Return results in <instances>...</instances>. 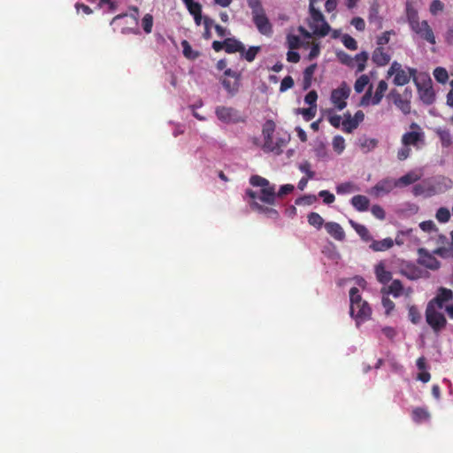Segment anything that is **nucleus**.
I'll list each match as a JSON object with an SVG mask.
<instances>
[{
  "label": "nucleus",
  "mask_w": 453,
  "mask_h": 453,
  "mask_svg": "<svg viewBox=\"0 0 453 453\" xmlns=\"http://www.w3.org/2000/svg\"><path fill=\"white\" fill-rule=\"evenodd\" d=\"M250 183L253 187H260L259 192L252 189H247L245 194L252 199L250 203V208L272 219H278L280 217L279 211L273 206L277 203L276 187L274 184L260 176L252 175L250 178Z\"/></svg>",
  "instance_id": "1"
},
{
  "label": "nucleus",
  "mask_w": 453,
  "mask_h": 453,
  "mask_svg": "<svg viewBox=\"0 0 453 453\" xmlns=\"http://www.w3.org/2000/svg\"><path fill=\"white\" fill-rule=\"evenodd\" d=\"M350 308L349 313L358 325L371 318L372 309L366 301L362 299L359 289L353 287L349 290Z\"/></svg>",
  "instance_id": "2"
},
{
  "label": "nucleus",
  "mask_w": 453,
  "mask_h": 453,
  "mask_svg": "<svg viewBox=\"0 0 453 453\" xmlns=\"http://www.w3.org/2000/svg\"><path fill=\"white\" fill-rule=\"evenodd\" d=\"M314 1L315 0H310V19L308 21V25L315 35L324 37L328 35L331 27L329 24L326 21L322 12L315 8Z\"/></svg>",
  "instance_id": "3"
},
{
  "label": "nucleus",
  "mask_w": 453,
  "mask_h": 453,
  "mask_svg": "<svg viewBox=\"0 0 453 453\" xmlns=\"http://www.w3.org/2000/svg\"><path fill=\"white\" fill-rule=\"evenodd\" d=\"M426 321L436 334H439L447 325L445 316L432 305H426Z\"/></svg>",
  "instance_id": "4"
},
{
  "label": "nucleus",
  "mask_w": 453,
  "mask_h": 453,
  "mask_svg": "<svg viewBox=\"0 0 453 453\" xmlns=\"http://www.w3.org/2000/svg\"><path fill=\"white\" fill-rule=\"evenodd\" d=\"M388 97L393 101L394 104L404 114L407 115L411 112V90L405 88L403 94H400L396 89H392Z\"/></svg>",
  "instance_id": "5"
},
{
  "label": "nucleus",
  "mask_w": 453,
  "mask_h": 453,
  "mask_svg": "<svg viewBox=\"0 0 453 453\" xmlns=\"http://www.w3.org/2000/svg\"><path fill=\"white\" fill-rule=\"evenodd\" d=\"M217 118L226 124H237L245 122V118L242 117L239 111L233 107L218 106L215 110Z\"/></svg>",
  "instance_id": "6"
},
{
  "label": "nucleus",
  "mask_w": 453,
  "mask_h": 453,
  "mask_svg": "<svg viewBox=\"0 0 453 453\" xmlns=\"http://www.w3.org/2000/svg\"><path fill=\"white\" fill-rule=\"evenodd\" d=\"M224 76L221 81L224 88L228 94L234 96L241 86V73L228 68L225 70Z\"/></svg>",
  "instance_id": "7"
},
{
  "label": "nucleus",
  "mask_w": 453,
  "mask_h": 453,
  "mask_svg": "<svg viewBox=\"0 0 453 453\" xmlns=\"http://www.w3.org/2000/svg\"><path fill=\"white\" fill-rule=\"evenodd\" d=\"M349 94L350 88L343 81L337 88L333 89L330 98L331 102L337 110L342 111L347 105L346 100L349 98Z\"/></svg>",
  "instance_id": "8"
},
{
  "label": "nucleus",
  "mask_w": 453,
  "mask_h": 453,
  "mask_svg": "<svg viewBox=\"0 0 453 453\" xmlns=\"http://www.w3.org/2000/svg\"><path fill=\"white\" fill-rule=\"evenodd\" d=\"M387 89L388 83L383 80L380 81L373 96L372 97V88H370L362 97L361 104L364 106L368 105L370 100L372 105L379 104L381 102Z\"/></svg>",
  "instance_id": "9"
},
{
  "label": "nucleus",
  "mask_w": 453,
  "mask_h": 453,
  "mask_svg": "<svg viewBox=\"0 0 453 453\" xmlns=\"http://www.w3.org/2000/svg\"><path fill=\"white\" fill-rule=\"evenodd\" d=\"M411 30L417 34L422 40L434 45L436 43L435 36L432 27L426 20H422L411 27Z\"/></svg>",
  "instance_id": "10"
},
{
  "label": "nucleus",
  "mask_w": 453,
  "mask_h": 453,
  "mask_svg": "<svg viewBox=\"0 0 453 453\" xmlns=\"http://www.w3.org/2000/svg\"><path fill=\"white\" fill-rule=\"evenodd\" d=\"M252 20L260 34L266 36L272 35L273 26L267 18L265 10L258 12H255L252 14Z\"/></svg>",
  "instance_id": "11"
},
{
  "label": "nucleus",
  "mask_w": 453,
  "mask_h": 453,
  "mask_svg": "<svg viewBox=\"0 0 453 453\" xmlns=\"http://www.w3.org/2000/svg\"><path fill=\"white\" fill-rule=\"evenodd\" d=\"M453 300V291L449 288L440 287L437 289L435 296L431 299L427 305H432L433 308L441 310L446 303Z\"/></svg>",
  "instance_id": "12"
},
{
  "label": "nucleus",
  "mask_w": 453,
  "mask_h": 453,
  "mask_svg": "<svg viewBox=\"0 0 453 453\" xmlns=\"http://www.w3.org/2000/svg\"><path fill=\"white\" fill-rule=\"evenodd\" d=\"M411 128L415 130L406 132L402 136V143L403 146H417L418 142H424L425 135L420 127L417 123H412Z\"/></svg>",
  "instance_id": "13"
},
{
  "label": "nucleus",
  "mask_w": 453,
  "mask_h": 453,
  "mask_svg": "<svg viewBox=\"0 0 453 453\" xmlns=\"http://www.w3.org/2000/svg\"><path fill=\"white\" fill-rule=\"evenodd\" d=\"M275 123L273 120H266L263 125L262 134L264 136L263 150L266 152L274 151L275 146L273 140V135L275 131Z\"/></svg>",
  "instance_id": "14"
},
{
  "label": "nucleus",
  "mask_w": 453,
  "mask_h": 453,
  "mask_svg": "<svg viewBox=\"0 0 453 453\" xmlns=\"http://www.w3.org/2000/svg\"><path fill=\"white\" fill-rule=\"evenodd\" d=\"M395 181L391 178H385L377 182V184L371 188L370 194L374 196H380L388 194L395 188Z\"/></svg>",
  "instance_id": "15"
},
{
  "label": "nucleus",
  "mask_w": 453,
  "mask_h": 453,
  "mask_svg": "<svg viewBox=\"0 0 453 453\" xmlns=\"http://www.w3.org/2000/svg\"><path fill=\"white\" fill-rule=\"evenodd\" d=\"M417 86L420 100L427 105L432 104L435 100V94L431 81L429 80L427 83L423 85L417 84Z\"/></svg>",
  "instance_id": "16"
},
{
  "label": "nucleus",
  "mask_w": 453,
  "mask_h": 453,
  "mask_svg": "<svg viewBox=\"0 0 453 453\" xmlns=\"http://www.w3.org/2000/svg\"><path fill=\"white\" fill-rule=\"evenodd\" d=\"M418 263L431 270H437L441 265L440 262L436 259L435 257L425 251L423 249L419 250Z\"/></svg>",
  "instance_id": "17"
},
{
  "label": "nucleus",
  "mask_w": 453,
  "mask_h": 453,
  "mask_svg": "<svg viewBox=\"0 0 453 453\" xmlns=\"http://www.w3.org/2000/svg\"><path fill=\"white\" fill-rule=\"evenodd\" d=\"M390 55L383 47H377L372 54V60L377 66H385L390 62Z\"/></svg>",
  "instance_id": "18"
},
{
  "label": "nucleus",
  "mask_w": 453,
  "mask_h": 453,
  "mask_svg": "<svg viewBox=\"0 0 453 453\" xmlns=\"http://www.w3.org/2000/svg\"><path fill=\"white\" fill-rule=\"evenodd\" d=\"M325 228L328 234L336 241H343L345 239V232L340 224L336 222H327L325 224Z\"/></svg>",
  "instance_id": "19"
},
{
  "label": "nucleus",
  "mask_w": 453,
  "mask_h": 453,
  "mask_svg": "<svg viewBox=\"0 0 453 453\" xmlns=\"http://www.w3.org/2000/svg\"><path fill=\"white\" fill-rule=\"evenodd\" d=\"M415 74L416 70L413 68H409L408 73L403 69L395 74L393 82L395 86L406 85L409 83L411 77L415 76Z\"/></svg>",
  "instance_id": "20"
},
{
  "label": "nucleus",
  "mask_w": 453,
  "mask_h": 453,
  "mask_svg": "<svg viewBox=\"0 0 453 453\" xmlns=\"http://www.w3.org/2000/svg\"><path fill=\"white\" fill-rule=\"evenodd\" d=\"M244 45L242 42L238 41L235 38H226L225 39V51L226 53L232 54L243 51Z\"/></svg>",
  "instance_id": "21"
},
{
  "label": "nucleus",
  "mask_w": 453,
  "mask_h": 453,
  "mask_svg": "<svg viewBox=\"0 0 453 453\" xmlns=\"http://www.w3.org/2000/svg\"><path fill=\"white\" fill-rule=\"evenodd\" d=\"M352 206L358 211H365L369 208L370 201L365 196L357 195L351 198Z\"/></svg>",
  "instance_id": "22"
},
{
  "label": "nucleus",
  "mask_w": 453,
  "mask_h": 453,
  "mask_svg": "<svg viewBox=\"0 0 453 453\" xmlns=\"http://www.w3.org/2000/svg\"><path fill=\"white\" fill-rule=\"evenodd\" d=\"M375 274L378 281L382 284H387L392 280V273L386 270L382 263L375 266Z\"/></svg>",
  "instance_id": "23"
},
{
  "label": "nucleus",
  "mask_w": 453,
  "mask_h": 453,
  "mask_svg": "<svg viewBox=\"0 0 453 453\" xmlns=\"http://www.w3.org/2000/svg\"><path fill=\"white\" fill-rule=\"evenodd\" d=\"M419 179H420L419 174H418L414 172H409L408 173H406L405 175L402 176L401 178H399L398 180H396L395 181L396 187H401V186L405 187V186L411 185L412 183H415Z\"/></svg>",
  "instance_id": "24"
},
{
  "label": "nucleus",
  "mask_w": 453,
  "mask_h": 453,
  "mask_svg": "<svg viewBox=\"0 0 453 453\" xmlns=\"http://www.w3.org/2000/svg\"><path fill=\"white\" fill-rule=\"evenodd\" d=\"M393 245V240L390 237H388L381 241H373L370 245V248L374 251H384L392 248Z\"/></svg>",
  "instance_id": "25"
},
{
  "label": "nucleus",
  "mask_w": 453,
  "mask_h": 453,
  "mask_svg": "<svg viewBox=\"0 0 453 453\" xmlns=\"http://www.w3.org/2000/svg\"><path fill=\"white\" fill-rule=\"evenodd\" d=\"M412 193L415 196L425 195L426 196H431L435 194V189L432 186H426L424 184H416L412 188Z\"/></svg>",
  "instance_id": "26"
},
{
  "label": "nucleus",
  "mask_w": 453,
  "mask_h": 453,
  "mask_svg": "<svg viewBox=\"0 0 453 453\" xmlns=\"http://www.w3.org/2000/svg\"><path fill=\"white\" fill-rule=\"evenodd\" d=\"M411 417L414 422L420 423L428 420L430 418V414L426 409L417 407L412 411Z\"/></svg>",
  "instance_id": "27"
},
{
  "label": "nucleus",
  "mask_w": 453,
  "mask_h": 453,
  "mask_svg": "<svg viewBox=\"0 0 453 453\" xmlns=\"http://www.w3.org/2000/svg\"><path fill=\"white\" fill-rule=\"evenodd\" d=\"M406 17L410 27L419 22L417 10L412 6L411 3L407 2L405 6Z\"/></svg>",
  "instance_id": "28"
},
{
  "label": "nucleus",
  "mask_w": 453,
  "mask_h": 453,
  "mask_svg": "<svg viewBox=\"0 0 453 453\" xmlns=\"http://www.w3.org/2000/svg\"><path fill=\"white\" fill-rule=\"evenodd\" d=\"M368 58L369 56L366 51H362L355 56L354 66L357 65V73H361L365 69Z\"/></svg>",
  "instance_id": "29"
},
{
  "label": "nucleus",
  "mask_w": 453,
  "mask_h": 453,
  "mask_svg": "<svg viewBox=\"0 0 453 453\" xmlns=\"http://www.w3.org/2000/svg\"><path fill=\"white\" fill-rule=\"evenodd\" d=\"M345 119L342 120V130L345 132V133H351L353 132L356 128H357L358 127V124L357 123V121L351 117V114L349 112H347L345 115H344Z\"/></svg>",
  "instance_id": "30"
},
{
  "label": "nucleus",
  "mask_w": 453,
  "mask_h": 453,
  "mask_svg": "<svg viewBox=\"0 0 453 453\" xmlns=\"http://www.w3.org/2000/svg\"><path fill=\"white\" fill-rule=\"evenodd\" d=\"M403 288V287L402 282L399 280H394L391 282V284L388 286V289L387 290L382 289V292L386 293L388 295L391 294L395 297H398L402 295Z\"/></svg>",
  "instance_id": "31"
},
{
  "label": "nucleus",
  "mask_w": 453,
  "mask_h": 453,
  "mask_svg": "<svg viewBox=\"0 0 453 453\" xmlns=\"http://www.w3.org/2000/svg\"><path fill=\"white\" fill-rule=\"evenodd\" d=\"M181 47H182V52H183V55L185 58H187L188 59H190V60H195L196 59L200 53L198 51H195L192 50V47L191 45L189 44V42L186 40H183L181 42Z\"/></svg>",
  "instance_id": "32"
},
{
  "label": "nucleus",
  "mask_w": 453,
  "mask_h": 453,
  "mask_svg": "<svg viewBox=\"0 0 453 453\" xmlns=\"http://www.w3.org/2000/svg\"><path fill=\"white\" fill-rule=\"evenodd\" d=\"M260 46H251L248 50H243L241 53V57L243 58L248 62H252L255 60L257 55L260 52Z\"/></svg>",
  "instance_id": "33"
},
{
  "label": "nucleus",
  "mask_w": 453,
  "mask_h": 453,
  "mask_svg": "<svg viewBox=\"0 0 453 453\" xmlns=\"http://www.w3.org/2000/svg\"><path fill=\"white\" fill-rule=\"evenodd\" d=\"M317 68L316 64H311L305 68L303 71V88L307 89L311 84V78L314 74V72Z\"/></svg>",
  "instance_id": "34"
},
{
  "label": "nucleus",
  "mask_w": 453,
  "mask_h": 453,
  "mask_svg": "<svg viewBox=\"0 0 453 453\" xmlns=\"http://www.w3.org/2000/svg\"><path fill=\"white\" fill-rule=\"evenodd\" d=\"M357 190H358V188L350 181L341 183L336 187L338 195L349 194Z\"/></svg>",
  "instance_id": "35"
},
{
  "label": "nucleus",
  "mask_w": 453,
  "mask_h": 453,
  "mask_svg": "<svg viewBox=\"0 0 453 453\" xmlns=\"http://www.w3.org/2000/svg\"><path fill=\"white\" fill-rule=\"evenodd\" d=\"M308 223L311 226H313L314 227L319 229L324 224V219L319 213L311 212L308 215Z\"/></svg>",
  "instance_id": "36"
},
{
  "label": "nucleus",
  "mask_w": 453,
  "mask_h": 453,
  "mask_svg": "<svg viewBox=\"0 0 453 453\" xmlns=\"http://www.w3.org/2000/svg\"><path fill=\"white\" fill-rule=\"evenodd\" d=\"M350 223L354 226L357 233L359 234V236L363 240H365V241L371 240V235H370L369 230L367 229L366 226H365L364 225L354 223L352 220L350 221Z\"/></svg>",
  "instance_id": "37"
},
{
  "label": "nucleus",
  "mask_w": 453,
  "mask_h": 453,
  "mask_svg": "<svg viewBox=\"0 0 453 453\" xmlns=\"http://www.w3.org/2000/svg\"><path fill=\"white\" fill-rule=\"evenodd\" d=\"M434 79L440 83H446L449 79L448 72L443 67H436L434 71Z\"/></svg>",
  "instance_id": "38"
},
{
  "label": "nucleus",
  "mask_w": 453,
  "mask_h": 453,
  "mask_svg": "<svg viewBox=\"0 0 453 453\" xmlns=\"http://www.w3.org/2000/svg\"><path fill=\"white\" fill-rule=\"evenodd\" d=\"M369 83V78L365 74H362L358 77L354 84V88L357 93H361L364 91L365 88Z\"/></svg>",
  "instance_id": "39"
},
{
  "label": "nucleus",
  "mask_w": 453,
  "mask_h": 453,
  "mask_svg": "<svg viewBox=\"0 0 453 453\" xmlns=\"http://www.w3.org/2000/svg\"><path fill=\"white\" fill-rule=\"evenodd\" d=\"M336 56L342 64H343L349 67H351V68L354 67V58H352L348 53H346L344 51H339V52H337Z\"/></svg>",
  "instance_id": "40"
},
{
  "label": "nucleus",
  "mask_w": 453,
  "mask_h": 453,
  "mask_svg": "<svg viewBox=\"0 0 453 453\" xmlns=\"http://www.w3.org/2000/svg\"><path fill=\"white\" fill-rule=\"evenodd\" d=\"M408 317L409 319L413 324H418L421 320V314L418 311V309L415 305H411L408 309Z\"/></svg>",
  "instance_id": "41"
},
{
  "label": "nucleus",
  "mask_w": 453,
  "mask_h": 453,
  "mask_svg": "<svg viewBox=\"0 0 453 453\" xmlns=\"http://www.w3.org/2000/svg\"><path fill=\"white\" fill-rule=\"evenodd\" d=\"M378 145V140L374 138H365L363 142H361L360 146L365 150V152H369L374 150Z\"/></svg>",
  "instance_id": "42"
},
{
  "label": "nucleus",
  "mask_w": 453,
  "mask_h": 453,
  "mask_svg": "<svg viewBox=\"0 0 453 453\" xmlns=\"http://www.w3.org/2000/svg\"><path fill=\"white\" fill-rule=\"evenodd\" d=\"M435 217L439 222L446 223L450 219V212L449 209L441 207L437 210Z\"/></svg>",
  "instance_id": "43"
},
{
  "label": "nucleus",
  "mask_w": 453,
  "mask_h": 453,
  "mask_svg": "<svg viewBox=\"0 0 453 453\" xmlns=\"http://www.w3.org/2000/svg\"><path fill=\"white\" fill-rule=\"evenodd\" d=\"M333 148L337 153H342L345 149V140L341 135H336L333 139Z\"/></svg>",
  "instance_id": "44"
},
{
  "label": "nucleus",
  "mask_w": 453,
  "mask_h": 453,
  "mask_svg": "<svg viewBox=\"0 0 453 453\" xmlns=\"http://www.w3.org/2000/svg\"><path fill=\"white\" fill-rule=\"evenodd\" d=\"M142 26L146 34H150L152 31L153 27V17L151 14H145L142 19Z\"/></svg>",
  "instance_id": "45"
},
{
  "label": "nucleus",
  "mask_w": 453,
  "mask_h": 453,
  "mask_svg": "<svg viewBox=\"0 0 453 453\" xmlns=\"http://www.w3.org/2000/svg\"><path fill=\"white\" fill-rule=\"evenodd\" d=\"M203 24L204 27L203 36L204 39H210L211 37V28L214 27V20L209 17H204Z\"/></svg>",
  "instance_id": "46"
},
{
  "label": "nucleus",
  "mask_w": 453,
  "mask_h": 453,
  "mask_svg": "<svg viewBox=\"0 0 453 453\" xmlns=\"http://www.w3.org/2000/svg\"><path fill=\"white\" fill-rule=\"evenodd\" d=\"M342 42L343 45L349 50H356L357 49V41L349 35H344L342 38Z\"/></svg>",
  "instance_id": "47"
},
{
  "label": "nucleus",
  "mask_w": 453,
  "mask_h": 453,
  "mask_svg": "<svg viewBox=\"0 0 453 453\" xmlns=\"http://www.w3.org/2000/svg\"><path fill=\"white\" fill-rule=\"evenodd\" d=\"M391 35H395L393 30L385 31L381 35L378 36L376 40L377 47H383L388 44Z\"/></svg>",
  "instance_id": "48"
},
{
  "label": "nucleus",
  "mask_w": 453,
  "mask_h": 453,
  "mask_svg": "<svg viewBox=\"0 0 453 453\" xmlns=\"http://www.w3.org/2000/svg\"><path fill=\"white\" fill-rule=\"evenodd\" d=\"M185 5L191 15L202 12V5L199 3L194 2V0L185 3Z\"/></svg>",
  "instance_id": "49"
},
{
  "label": "nucleus",
  "mask_w": 453,
  "mask_h": 453,
  "mask_svg": "<svg viewBox=\"0 0 453 453\" xmlns=\"http://www.w3.org/2000/svg\"><path fill=\"white\" fill-rule=\"evenodd\" d=\"M420 228L427 233L437 232L438 228L433 220L423 221L419 224Z\"/></svg>",
  "instance_id": "50"
},
{
  "label": "nucleus",
  "mask_w": 453,
  "mask_h": 453,
  "mask_svg": "<svg viewBox=\"0 0 453 453\" xmlns=\"http://www.w3.org/2000/svg\"><path fill=\"white\" fill-rule=\"evenodd\" d=\"M327 120L335 128H339L342 123V117L337 114H333L332 111L328 112Z\"/></svg>",
  "instance_id": "51"
},
{
  "label": "nucleus",
  "mask_w": 453,
  "mask_h": 453,
  "mask_svg": "<svg viewBox=\"0 0 453 453\" xmlns=\"http://www.w3.org/2000/svg\"><path fill=\"white\" fill-rule=\"evenodd\" d=\"M294 86V80L291 76L288 75L284 77L281 81L280 91L284 92Z\"/></svg>",
  "instance_id": "52"
},
{
  "label": "nucleus",
  "mask_w": 453,
  "mask_h": 453,
  "mask_svg": "<svg viewBox=\"0 0 453 453\" xmlns=\"http://www.w3.org/2000/svg\"><path fill=\"white\" fill-rule=\"evenodd\" d=\"M294 190V186L292 184H285V185H282L279 191L276 192V195H277V199L278 198H282L283 196L290 194L291 192H293Z\"/></svg>",
  "instance_id": "53"
},
{
  "label": "nucleus",
  "mask_w": 453,
  "mask_h": 453,
  "mask_svg": "<svg viewBox=\"0 0 453 453\" xmlns=\"http://www.w3.org/2000/svg\"><path fill=\"white\" fill-rule=\"evenodd\" d=\"M319 196L323 198V202L326 204H331L334 202V195L327 190H321L319 192Z\"/></svg>",
  "instance_id": "54"
},
{
  "label": "nucleus",
  "mask_w": 453,
  "mask_h": 453,
  "mask_svg": "<svg viewBox=\"0 0 453 453\" xmlns=\"http://www.w3.org/2000/svg\"><path fill=\"white\" fill-rule=\"evenodd\" d=\"M318 99V94L315 90H311L308 92V94L304 97V102L309 104L311 107H317L316 102Z\"/></svg>",
  "instance_id": "55"
},
{
  "label": "nucleus",
  "mask_w": 453,
  "mask_h": 453,
  "mask_svg": "<svg viewBox=\"0 0 453 453\" xmlns=\"http://www.w3.org/2000/svg\"><path fill=\"white\" fill-rule=\"evenodd\" d=\"M299 170L306 174L308 178H314L315 173L311 170V164L308 161L303 162L299 165Z\"/></svg>",
  "instance_id": "56"
},
{
  "label": "nucleus",
  "mask_w": 453,
  "mask_h": 453,
  "mask_svg": "<svg viewBox=\"0 0 453 453\" xmlns=\"http://www.w3.org/2000/svg\"><path fill=\"white\" fill-rule=\"evenodd\" d=\"M371 211L375 218H377L379 219H385V216H386L385 211L383 210V208L380 205H378V204L372 205L371 208Z\"/></svg>",
  "instance_id": "57"
},
{
  "label": "nucleus",
  "mask_w": 453,
  "mask_h": 453,
  "mask_svg": "<svg viewBox=\"0 0 453 453\" xmlns=\"http://www.w3.org/2000/svg\"><path fill=\"white\" fill-rule=\"evenodd\" d=\"M249 7L251 9V14L255 12H258L264 11L261 0H247Z\"/></svg>",
  "instance_id": "58"
},
{
  "label": "nucleus",
  "mask_w": 453,
  "mask_h": 453,
  "mask_svg": "<svg viewBox=\"0 0 453 453\" xmlns=\"http://www.w3.org/2000/svg\"><path fill=\"white\" fill-rule=\"evenodd\" d=\"M443 8L444 5L440 0H433L430 4V12L436 15L439 12H441Z\"/></svg>",
  "instance_id": "59"
},
{
  "label": "nucleus",
  "mask_w": 453,
  "mask_h": 453,
  "mask_svg": "<svg viewBox=\"0 0 453 453\" xmlns=\"http://www.w3.org/2000/svg\"><path fill=\"white\" fill-rule=\"evenodd\" d=\"M382 305L385 308V313L386 315H389L390 312L395 308V303L392 300H390L388 296L382 297Z\"/></svg>",
  "instance_id": "60"
},
{
  "label": "nucleus",
  "mask_w": 453,
  "mask_h": 453,
  "mask_svg": "<svg viewBox=\"0 0 453 453\" xmlns=\"http://www.w3.org/2000/svg\"><path fill=\"white\" fill-rule=\"evenodd\" d=\"M302 114L303 116V118L306 119V120H311L312 119L315 115H316V107L313 106V107H309V108H304V109H302Z\"/></svg>",
  "instance_id": "61"
},
{
  "label": "nucleus",
  "mask_w": 453,
  "mask_h": 453,
  "mask_svg": "<svg viewBox=\"0 0 453 453\" xmlns=\"http://www.w3.org/2000/svg\"><path fill=\"white\" fill-rule=\"evenodd\" d=\"M350 23L358 31H364L365 29V20L360 17L353 18Z\"/></svg>",
  "instance_id": "62"
},
{
  "label": "nucleus",
  "mask_w": 453,
  "mask_h": 453,
  "mask_svg": "<svg viewBox=\"0 0 453 453\" xmlns=\"http://www.w3.org/2000/svg\"><path fill=\"white\" fill-rule=\"evenodd\" d=\"M316 201H317L316 196L309 195V196H304L303 197L298 198L296 201V204H301L302 203H303L304 204L310 205V204H312Z\"/></svg>",
  "instance_id": "63"
},
{
  "label": "nucleus",
  "mask_w": 453,
  "mask_h": 453,
  "mask_svg": "<svg viewBox=\"0 0 453 453\" xmlns=\"http://www.w3.org/2000/svg\"><path fill=\"white\" fill-rule=\"evenodd\" d=\"M410 153H411V149L408 146H404L398 150L397 158L400 161L405 160L407 157H409Z\"/></svg>",
  "instance_id": "64"
}]
</instances>
